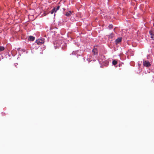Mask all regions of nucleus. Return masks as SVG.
Wrapping results in <instances>:
<instances>
[{
    "label": "nucleus",
    "mask_w": 154,
    "mask_h": 154,
    "mask_svg": "<svg viewBox=\"0 0 154 154\" xmlns=\"http://www.w3.org/2000/svg\"><path fill=\"white\" fill-rule=\"evenodd\" d=\"M71 14V11H69L68 12H67L66 14V15L67 16H69Z\"/></svg>",
    "instance_id": "7"
},
{
    "label": "nucleus",
    "mask_w": 154,
    "mask_h": 154,
    "mask_svg": "<svg viewBox=\"0 0 154 154\" xmlns=\"http://www.w3.org/2000/svg\"><path fill=\"white\" fill-rule=\"evenodd\" d=\"M112 63L114 65H116L117 63V62L116 61L114 60L112 61Z\"/></svg>",
    "instance_id": "8"
},
{
    "label": "nucleus",
    "mask_w": 154,
    "mask_h": 154,
    "mask_svg": "<svg viewBox=\"0 0 154 154\" xmlns=\"http://www.w3.org/2000/svg\"><path fill=\"white\" fill-rule=\"evenodd\" d=\"M149 34L151 35V38L153 39H154V34L152 31H149Z\"/></svg>",
    "instance_id": "4"
},
{
    "label": "nucleus",
    "mask_w": 154,
    "mask_h": 154,
    "mask_svg": "<svg viewBox=\"0 0 154 154\" xmlns=\"http://www.w3.org/2000/svg\"><path fill=\"white\" fill-rule=\"evenodd\" d=\"M112 25H109V29H111L112 28Z\"/></svg>",
    "instance_id": "11"
},
{
    "label": "nucleus",
    "mask_w": 154,
    "mask_h": 154,
    "mask_svg": "<svg viewBox=\"0 0 154 154\" xmlns=\"http://www.w3.org/2000/svg\"><path fill=\"white\" fill-rule=\"evenodd\" d=\"M60 7L59 5L57 7V8H55V10L57 11V10H58L60 8Z\"/></svg>",
    "instance_id": "10"
},
{
    "label": "nucleus",
    "mask_w": 154,
    "mask_h": 154,
    "mask_svg": "<svg viewBox=\"0 0 154 154\" xmlns=\"http://www.w3.org/2000/svg\"><path fill=\"white\" fill-rule=\"evenodd\" d=\"M143 66L146 67H149L151 66L150 63L147 60H143Z\"/></svg>",
    "instance_id": "2"
},
{
    "label": "nucleus",
    "mask_w": 154,
    "mask_h": 154,
    "mask_svg": "<svg viewBox=\"0 0 154 154\" xmlns=\"http://www.w3.org/2000/svg\"><path fill=\"white\" fill-rule=\"evenodd\" d=\"M44 42L45 39L43 38L38 39L35 41V42L38 45L42 44L44 43Z\"/></svg>",
    "instance_id": "1"
},
{
    "label": "nucleus",
    "mask_w": 154,
    "mask_h": 154,
    "mask_svg": "<svg viewBox=\"0 0 154 154\" xmlns=\"http://www.w3.org/2000/svg\"><path fill=\"white\" fill-rule=\"evenodd\" d=\"M56 11L55 10V8H53L51 11L50 13L51 14H52L54 12H56Z\"/></svg>",
    "instance_id": "6"
},
{
    "label": "nucleus",
    "mask_w": 154,
    "mask_h": 154,
    "mask_svg": "<svg viewBox=\"0 0 154 154\" xmlns=\"http://www.w3.org/2000/svg\"><path fill=\"white\" fill-rule=\"evenodd\" d=\"M35 37L32 36H30L28 38V40L31 41H33L35 39Z\"/></svg>",
    "instance_id": "5"
},
{
    "label": "nucleus",
    "mask_w": 154,
    "mask_h": 154,
    "mask_svg": "<svg viewBox=\"0 0 154 154\" xmlns=\"http://www.w3.org/2000/svg\"><path fill=\"white\" fill-rule=\"evenodd\" d=\"M5 49V48L3 46H0V51H2Z\"/></svg>",
    "instance_id": "9"
},
{
    "label": "nucleus",
    "mask_w": 154,
    "mask_h": 154,
    "mask_svg": "<svg viewBox=\"0 0 154 154\" xmlns=\"http://www.w3.org/2000/svg\"><path fill=\"white\" fill-rule=\"evenodd\" d=\"M122 37H119L118 38L116 39L115 40V43L116 45L118 44V43L120 42L122 40Z\"/></svg>",
    "instance_id": "3"
}]
</instances>
